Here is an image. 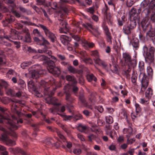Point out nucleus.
<instances>
[{
	"label": "nucleus",
	"mask_w": 155,
	"mask_h": 155,
	"mask_svg": "<svg viewBox=\"0 0 155 155\" xmlns=\"http://www.w3.org/2000/svg\"><path fill=\"white\" fill-rule=\"evenodd\" d=\"M45 95H48V97L46 98L45 100L46 102L49 104H51L53 105H57L54 106L53 108H51L50 109V111L51 113L53 114H56V112L57 111L60 112H63L65 110V107L64 106H62L61 109H60L58 106L59 104L57 103L58 99L55 97H51L50 96L54 94V93L52 91L50 93L49 91V89L48 88H45Z\"/></svg>",
	"instance_id": "obj_1"
},
{
	"label": "nucleus",
	"mask_w": 155,
	"mask_h": 155,
	"mask_svg": "<svg viewBox=\"0 0 155 155\" xmlns=\"http://www.w3.org/2000/svg\"><path fill=\"white\" fill-rule=\"evenodd\" d=\"M131 11L133 13L130 16V20L127 21L123 26V31L126 34H130L131 30L136 27L137 23H139L140 22L137 14L134 13L136 12L135 10L133 9Z\"/></svg>",
	"instance_id": "obj_2"
},
{
	"label": "nucleus",
	"mask_w": 155,
	"mask_h": 155,
	"mask_svg": "<svg viewBox=\"0 0 155 155\" xmlns=\"http://www.w3.org/2000/svg\"><path fill=\"white\" fill-rule=\"evenodd\" d=\"M138 69L140 72L139 76V79L141 82V90L144 91L148 85V78L143 73L144 71V63L142 61H140L138 64Z\"/></svg>",
	"instance_id": "obj_3"
},
{
	"label": "nucleus",
	"mask_w": 155,
	"mask_h": 155,
	"mask_svg": "<svg viewBox=\"0 0 155 155\" xmlns=\"http://www.w3.org/2000/svg\"><path fill=\"white\" fill-rule=\"evenodd\" d=\"M11 33L8 36L7 35H5L2 38H0V42L2 44L6 45V44H5V42L4 41V38H6V39L11 41H12L15 45H16V47L17 48H18L20 47V43L19 42L16 41H13V40H15L18 39V35L16 33V31L15 30L12 29L11 31Z\"/></svg>",
	"instance_id": "obj_4"
},
{
	"label": "nucleus",
	"mask_w": 155,
	"mask_h": 155,
	"mask_svg": "<svg viewBox=\"0 0 155 155\" xmlns=\"http://www.w3.org/2000/svg\"><path fill=\"white\" fill-rule=\"evenodd\" d=\"M143 55L145 56L146 61L149 63L153 62L154 58V54L155 48L153 47H150L149 49L147 47L144 45L143 47Z\"/></svg>",
	"instance_id": "obj_5"
},
{
	"label": "nucleus",
	"mask_w": 155,
	"mask_h": 155,
	"mask_svg": "<svg viewBox=\"0 0 155 155\" xmlns=\"http://www.w3.org/2000/svg\"><path fill=\"white\" fill-rule=\"evenodd\" d=\"M47 69L49 72L54 74L55 76H58L60 73L59 69L57 67H55V64L51 61H49L48 63Z\"/></svg>",
	"instance_id": "obj_6"
},
{
	"label": "nucleus",
	"mask_w": 155,
	"mask_h": 155,
	"mask_svg": "<svg viewBox=\"0 0 155 155\" xmlns=\"http://www.w3.org/2000/svg\"><path fill=\"white\" fill-rule=\"evenodd\" d=\"M123 57L129 69L134 68L136 66V61L134 60H132L130 56L128 53H123Z\"/></svg>",
	"instance_id": "obj_7"
},
{
	"label": "nucleus",
	"mask_w": 155,
	"mask_h": 155,
	"mask_svg": "<svg viewBox=\"0 0 155 155\" xmlns=\"http://www.w3.org/2000/svg\"><path fill=\"white\" fill-rule=\"evenodd\" d=\"M32 67L34 69L30 71L29 74L33 79H37L39 78L40 76V74L41 73L39 71L41 69L40 66L39 64L35 65H33Z\"/></svg>",
	"instance_id": "obj_8"
},
{
	"label": "nucleus",
	"mask_w": 155,
	"mask_h": 155,
	"mask_svg": "<svg viewBox=\"0 0 155 155\" xmlns=\"http://www.w3.org/2000/svg\"><path fill=\"white\" fill-rule=\"evenodd\" d=\"M37 27H40L44 31L46 36L50 38L52 42H54L55 38V37L54 34L51 32L48 28L45 25L39 24L36 26Z\"/></svg>",
	"instance_id": "obj_9"
},
{
	"label": "nucleus",
	"mask_w": 155,
	"mask_h": 155,
	"mask_svg": "<svg viewBox=\"0 0 155 155\" xmlns=\"http://www.w3.org/2000/svg\"><path fill=\"white\" fill-rule=\"evenodd\" d=\"M12 118L13 119L12 121L9 119V120H8V121L6 122V123L10 126L9 129H11L12 128L13 129V130L17 129L18 128V126L17 125H16V123L18 124L19 123H22L23 122V120L21 119H20L19 120H17L16 118L14 116H12Z\"/></svg>",
	"instance_id": "obj_10"
},
{
	"label": "nucleus",
	"mask_w": 155,
	"mask_h": 155,
	"mask_svg": "<svg viewBox=\"0 0 155 155\" xmlns=\"http://www.w3.org/2000/svg\"><path fill=\"white\" fill-rule=\"evenodd\" d=\"M6 109L0 107V110L2 112V113L0 114V123H2L4 121L6 123L9 120V116L6 112Z\"/></svg>",
	"instance_id": "obj_11"
},
{
	"label": "nucleus",
	"mask_w": 155,
	"mask_h": 155,
	"mask_svg": "<svg viewBox=\"0 0 155 155\" xmlns=\"http://www.w3.org/2000/svg\"><path fill=\"white\" fill-rule=\"evenodd\" d=\"M144 11L146 14V17H150L152 21H155V9H145Z\"/></svg>",
	"instance_id": "obj_12"
},
{
	"label": "nucleus",
	"mask_w": 155,
	"mask_h": 155,
	"mask_svg": "<svg viewBox=\"0 0 155 155\" xmlns=\"http://www.w3.org/2000/svg\"><path fill=\"white\" fill-rule=\"evenodd\" d=\"M148 18L143 19L141 22V26L143 30L145 31L150 30L152 29V26L148 21Z\"/></svg>",
	"instance_id": "obj_13"
},
{
	"label": "nucleus",
	"mask_w": 155,
	"mask_h": 155,
	"mask_svg": "<svg viewBox=\"0 0 155 155\" xmlns=\"http://www.w3.org/2000/svg\"><path fill=\"white\" fill-rule=\"evenodd\" d=\"M49 84H51L52 85L55 84V82L54 79L51 77L46 79L45 81H41L40 82L41 85L44 87H45L48 86Z\"/></svg>",
	"instance_id": "obj_14"
},
{
	"label": "nucleus",
	"mask_w": 155,
	"mask_h": 155,
	"mask_svg": "<svg viewBox=\"0 0 155 155\" xmlns=\"http://www.w3.org/2000/svg\"><path fill=\"white\" fill-rule=\"evenodd\" d=\"M86 28H90L93 30L92 33L96 36H97L100 34L98 27L95 28L90 23H87L85 25Z\"/></svg>",
	"instance_id": "obj_15"
},
{
	"label": "nucleus",
	"mask_w": 155,
	"mask_h": 155,
	"mask_svg": "<svg viewBox=\"0 0 155 155\" xmlns=\"http://www.w3.org/2000/svg\"><path fill=\"white\" fill-rule=\"evenodd\" d=\"M43 40V42L42 45L44 46V48L43 49H39L38 50V52L40 53H46L48 51V45H49V42L46 40H45V38L43 37L42 38Z\"/></svg>",
	"instance_id": "obj_16"
},
{
	"label": "nucleus",
	"mask_w": 155,
	"mask_h": 155,
	"mask_svg": "<svg viewBox=\"0 0 155 155\" xmlns=\"http://www.w3.org/2000/svg\"><path fill=\"white\" fill-rule=\"evenodd\" d=\"M102 27L107 36V41L111 43L112 37L107 27L104 23L102 25Z\"/></svg>",
	"instance_id": "obj_17"
},
{
	"label": "nucleus",
	"mask_w": 155,
	"mask_h": 155,
	"mask_svg": "<svg viewBox=\"0 0 155 155\" xmlns=\"http://www.w3.org/2000/svg\"><path fill=\"white\" fill-rule=\"evenodd\" d=\"M0 130L4 132V133L2 135L1 139L3 141L6 142L8 139L7 134H9V133L4 128L0 125Z\"/></svg>",
	"instance_id": "obj_18"
},
{
	"label": "nucleus",
	"mask_w": 155,
	"mask_h": 155,
	"mask_svg": "<svg viewBox=\"0 0 155 155\" xmlns=\"http://www.w3.org/2000/svg\"><path fill=\"white\" fill-rule=\"evenodd\" d=\"M9 150L11 153L14 154L19 153L24 155L26 154V153L24 151L19 147L16 148L15 149L12 148H9Z\"/></svg>",
	"instance_id": "obj_19"
},
{
	"label": "nucleus",
	"mask_w": 155,
	"mask_h": 155,
	"mask_svg": "<svg viewBox=\"0 0 155 155\" xmlns=\"http://www.w3.org/2000/svg\"><path fill=\"white\" fill-rule=\"evenodd\" d=\"M123 131L124 134H127L126 136L127 138H129L132 134L133 129L131 127H129L127 128H124Z\"/></svg>",
	"instance_id": "obj_20"
},
{
	"label": "nucleus",
	"mask_w": 155,
	"mask_h": 155,
	"mask_svg": "<svg viewBox=\"0 0 155 155\" xmlns=\"http://www.w3.org/2000/svg\"><path fill=\"white\" fill-rule=\"evenodd\" d=\"M60 39L61 42L64 45H66L68 44V41H70V38L66 36L61 35L60 37Z\"/></svg>",
	"instance_id": "obj_21"
},
{
	"label": "nucleus",
	"mask_w": 155,
	"mask_h": 155,
	"mask_svg": "<svg viewBox=\"0 0 155 155\" xmlns=\"http://www.w3.org/2000/svg\"><path fill=\"white\" fill-rule=\"evenodd\" d=\"M82 46L85 49H87L88 48H92L94 46V44L93 43H89L85 40L82 41Z\"/></svg>",
	"instance_id": "obj_22"
},
{
	"label": "nucleus",
	"mask_w": 155,
	"mask_h": 155,
	"mask_svg": "<svg viewBox=\"0 0 155 155\" xmlns=\"http://www.w3.org/2000/svg\"><path fill=\"white\" fill-rule=\"evenodd\" d=\"M130 44L132 45L134 48H137L139 46V41L138 39L136 38H133L130 42Z\"/></svg>",
	"instance_id": "obj_23"
},
{
	"label": "nucleus",
	"mask_w": 155,
	"mask_h": 155,
	"mask_svg": "<svg viewBox=\"0 0 155 155\" xmlns=\"http://www.w3.org/2000/svg\"><path fill=\"white\" fill-rule=\"evenodd\" d=\"M28 87L30 91H36V88L34 83L31 81H29L28 83Z\"/></svg>",
	"instance_id": "obj_24"
},
{
	"label": "nucleus",
	"mask_w": 155,
	"mask_h": 155,
	"mask_svg": "<svg viewBox=\"0 0 155 155\" xmlns=\"http://www.w3.org/2000/svg\"><path fill=\"white\" fill-rule=\"evenodd\" d=\"M153 90L150 88H148L145 92V97L148 99L151 98L153 95Z\"/></svg>",
	"instance_id": "obj_25"
},
{
	"label": "nucleus",
	"mask_w": 155,
	"mask_h": 155,
	"mask_svg": "<svg viewBox=\"0 0 155 155\" xmlns=\"http://www.w3.org/2000/svg\"><path fill=\"white\" fill-rule=\"evenodd\" d=\"M69 85H68L65 86L64 87V89L65 90V93H66V99L67 101L71 102L72 101V99L70 96V94L67 92V91L69 87Z\"/></svg>",
	"instance_id": "obj_26"
},
{
	"label": "nucleus",
	"mask_w": 155,
	"mask_h": 155,
	"mask_svg": "<svg viewBox=\"0 0 155 155\" xmlns=\"http://www.w3.org/2000/svg\"><path fill=\"white\" fill-rule=\"evenodd\" d=\"M11 109L13 112L16 113L19 116H20L21 115V113L20 112L18 111V107L17 105L16 104H13L12 107Z\"/></svg>",
	"instance_id": "obj_27"
},
{
	"label": "nucleus",
	"mask_w": 155,
	"mask_h": 155,
	"mask_svg": "<svg viewBox=\"0 0 155 155\" xmlns=\"http://www.w3.org/2000/svg\"><path fill=\"white\" fill-rule=\"evenodd\" d=\"M2 101L5 104H7L10 101H12L14 103H18V101L16 100H13L10 99L7 97H3L2 99Z\"/></svg>",
	"instance_id": "obj_28"
},
{
	"label": "nucleus",
	"mask_w": 155,
	"mask_h": 155,
	"mask_svg": "<svg viewBox=\"0 0 155 155\" xmlns=\"http://www.w3.org/2000/svg\"><path fill=\"white\" fill-rule=\"evenodd\" d=\"M14 20V18L11 16L9 18H7L3 21V24L4 26H7L8 24L13 21Z\"/></svg>",
	"instance_id": "obj_29"
},
{
	"label": "nucleus",
	"mask_w": 155,
	"mask_h": 155,
	"mask_svg": "<svg viewBox=\"0 0 155 155\" xmlns=\"http://www.w3.org/2000/svg\"><path fill=\"white\" fill-rule=\"evenodd\" d=\"M87 129V127L86 126L81 124H79L78 127V129L82 132H85Z\"/></svg>",
	"instance_id": "obj_30"
},
{
	"label": "nucleus",
	"mask_w": 155,
	"mask_h": 155,
	"mask_svg": "<svg viewBox=\"0 0 155 155\" xmlns=\"http://www.w3.org/2000/svg\"><path fill=\"white\" fill-rule=\"evenodd\" d=\"M67 69L70 73L75 74L78 73V70L72 66H69Z\"/></svg>",
	"instance_id": "obj_31"
},
{
	"label": "nucleus",
	"mask_w": 155,
	"mask_h": 155,
	"mask_svg": "<svg viewBox=\"0 0 155 155\" xmlns=\"http://www.w3.org/2000/svg\"><path fill=\"white\" fill-rule=\"evenodd\" d=\"M65 79L69 81H71L74 84L76 83V81L74 78L70 75H66L65 77Z\"/></svg>",
	"instance_id": "obj_32"
},
{
	"label": "nucleus",
	"mask_w": 155,
	"mask_h": 155,
	"mask_svg": "<svg viewBox=\"0 0 155 155\" xmlns=\"http://www.w3.org/2000/svg\"><path fill=\"white\" fill-rule=\"evenodd\" d=\"M23 32H24L26 33L27 35V37H25V41L28 42H30L31 38L29 36L28 29L26 28H24L23 29Z\"/></svg>",
	"instance_id": "obj_33"
},
{
	"label": "nucleus",
	"mask_w": 155,
	"mask_h": 155,
	"mask_svg": "<svg viewBox=\"0 0 155 155\" xmlns=\"http://www.w3.org/2000/svg\"><path fill=\"white\" fill-rule=\"evenodd\" d=\"M87 78L88 81L89 82L91 81L92 80L94 81H96L97 80V78L93 74L87 75Z\"/></svg>",
	"instance_id": "obj_34"
},
{
	"label": "nucleus",
	"mask_w": 155,
	"mask_h": 155,
	"mask_svg": "<svg viewBox=\"0 0 155 155\" xmlns=\"http://www.w3.org/2000/svg\"><path fill=\"white\" fill-rule=\"evenodd\" d=\"M58 114L59 115L62 117L64 120H69L73 119V114L71 116H67L64 114H60L58 113Z\"/></svg>",
	"instance_id": "obj_35"
},
{
	"label": "nucleus",
	"mask_w": 155,
	"mask_h": 155,
	"mask_svg": "<svg viewBox=\"0 0 155 155\" xmlns=\"http://www.w3.org/2000/svg\"><path fill=\"white\" fill-rule=\"evenodd\" d=\"M0 150L2 151L1 154L2 155H8V153L6 150V148L0 145Z\"/></svg>",
	"instance_id": "obj_36"
},
{
	"label": "nucleus",
	"mask_w": 155,
	"mask_h": 155,
	"mask_svg": "<svg viewBox=\"0 0 155 155\" xmlns=\"http://www.w3.org/2000/svg\"><path fill=\"white\" fill-rule=\"evenodd\" d=\"M150 99H145V98H141L140 100V103L143 104L147 105L150 102Z\"/></svg>",
	"instance_id": "obj_37"
},
{
	"label": "nucleus",
	"mask_w": 155,
	"mask_h": 155,
	"mask_svg": "<svg viewBox=\"0 0 155 155\" xmlns=\"http://www.w3.org/2000/svg\"><path fill=\"white\" fill-rule=\"evenodd\" d=\"M146 36L147 37L152 38L155 36V31H151V30L148 31L146 34Z\"/></svg>",
	"instance_id": "obj_38"
},
{
	"label": "nucleus",
	"mask_w": 155,
	"mask_h": 155,
	"mask_svg": "<svg viewBox=\"0 0 155 155\" xmlns=\"http://www.w3.org/2000/svg\"><path fill=\"white\" fill-rule=\"evenodd\" d=\"M31 64V61H25L22 63L21 65V67L23 68H25V67H27L30 65Z\"/></svg>",
	"instance_id": "obj_39"
},
{
	"label": "nucleus",
	"mask_w": 155,
	"mask_h": 155,
	"mask_svg": "<svg viewBox=\"0 0 155 155\" xmlns=\"http://www.w3.org/2000/svg\"><path fill=\"white\" fill-rule=\"evenodd\" d=\"M147 74L149 76L151 77L153 75V71L150 66H148L147 69Z\"/></svg>",
	"instance_id": "obj_40"
},
{
	"label": "nucleus",
	"mask_w": 155,
	"mask_h": 155,
	"mask_svg": "<svg viewBox=\"0 0 155 155\" xmlns=\"http://www.w3.org/2000/svg\"><path fill=\"white\" fill-rule=\"evenodd\" d=\"M48 5L53 9H56L57 8V3L55 2H49L48 4Z\"/></svg>",
	"instance_id": "obj_41"
},
{
	"label": "nucleus",
	"mask_w": 155,
	"mask_h": 155,
	"mask_svg": "<svg viewBox=\"0 0 155 155\" xmlns=\"http://www.w3.org/2000/svg\"><path fill=\"white\" fill-rule=\"evenodd\" d=\"M46 53L48 54L49 56L50 57L49 58H51L52 60L51 61L54 62V63L57 61V59L56 58L53 56L51 55V51H48Z\"/></svg>",
	"instance_id": "obj_42"
},
{
	"label": "nucleus",
	"mask_w": 155,
	"mask_h": 155,
	"mask_svg": "<svg viewBox=\"0 0 155 155\" xmlns=\"http://www.w3.org/2000/svg\"><path fill=\"white\" fill-rule=\"evenodd\" d=\"M15 93V91L11 89L8 90L6 92V93L7 95L12 97H14V96Z\"/></svg>",
	"instance_id": "obj_43"
},
{
	"label": "nucleus",
	"mask_w": 155,
	"mask_h": 155,
	"mask_svg": "<svg viewBox=\"0 0 155 155\" xmlns=\"http://www.w3.org/2000/svg\"><path fill=\"white\" fill-rule=\"evenodd\" d=\"M73 119L75 121L78 120L82 118V116L80 114L76 115L73 114Z\"/></svg>",
	"instance_id": "obj_44"
},
{
	"label": "nucleus",
	"mask_w": 155,
	"mask_h": 155,
	"mask_svg": "<svg viewBox=\"0 0 155 155\" xmlns=\"http://www.w3.org/2000/svg\"><path fill=\"white\" fill-rule=\"evenodd\" d=\"M110 66L111 67L110 68L109 70H110L112 72L114 73H117L118 71L117 67L116 65H114L112 67L110 65Z\"/></svg>",
	"instance_id": "obj_45"
},
{
	"label": "nucleus",
	"mask_w": 155,
	"mask_h": 155,
	"mask_svg": "<svg viewBox=\"0 0 155 155\" xmlns=\"http://www.w3.org/2000/svg\"><path fill=\"white\" fill-rule=\"evenodd\" d=\"M106 122L109 124H111L113 122V118L110 116L106 117Z\"/></svg>",
	"instance_id": "obj_46"
},
{
	"label": "nucleus",
	"mask_w": 155,
	"mask_h": 155,
	"mask_svg": "<svg viewBox=\"0 0 155 155\" xmlns=\"http://www.w3.org/2000/svg\"><path fill=\"white\" fill-rule=\"evenodd\" d=\"M5 142L7 145L10 146H14L15 144V141L9 139H8V140Z\"/></svg>",
	"instance_id": "obj_47"
},
{
	"label": "nucleus",
	"mask_w": 155,
	"mask_h": 155,
	"mask_svg": "<svg viewBox=\"0 0 155 155\" xmlns=\"http://www.w3.org/2000/svg\"><path fill=\"white\" fill-rule=\"evenodd\" d=\"M56 132L59 138L60 139L62 140L63 141H64L65 140V139L64 136L61 134V132L57 130L56 131Z\"/></svg>",
	"instance_id": "obj_48"
},
{
	"label": "nucleus",
	"mask_w": 155,
	"mask_h": 155,
	"mask_svg": "<svg viewBox=\"0 0 155 155\" xmlns=\"http://www.w3.org/2000/svg\"><path fill=\"white\" fill-rule=\"evenodd\" d=\"M87 12L91 14H93L95 12L94 6H93L92 7H89L87 9Z\"/></svg>",
	"instance_id": "obj_49"
},
{
	"label": "nucleus",
	"mask_w": 155,
	"mask_h": 155,
	"mask_svg": "<svg viewBox=\"0 0 155 155\" xmlns=\"http://www.w3.org/2000/svg\"><path fill=\"white\" fill-rule=\"evenodd\" d=\"M135 107L136 108V111L137 113H140L141 110V109L140 107V106L138 104L136 103L135 104Z\"/></svg>",
	"instance_id": "obj_50"
},
{
	"label": "nucleus",
	"mask_w": 155,
	"mask_h": 155,
	"mask_svg": "<svg viewBox=\"0 0 155 155\" xmlns=\"http://www.w3.org/2000/svg\"><path fill=\"white\" fill-rule=\"evenodd\" d=\"M19 8L20 10L23 13H26L27 14H28V13H31V12L30 10H28L23 7H19Z\"/></svg>",
	"instance_id": "obj_51"
},
{
	"label": "nucleus",
	"mask_w": 155,
	"mask_h": 155,
	"mask_svg": "<svg viewBox=\"0 0 155 155\" xmlns=\"http://www.w3.org/2000/svg\"><path fill=\"white\" fill-rule=\"evenodd\" d=\"M7 75H13L14 76L17 75V74L14 71L12 70H9L7 74Z\"/></svg>",
	"instance_id": "obj_52"
},
{
	"label": "nucleus",
	"mask_w": 155,
	"mask_h": 155,
	"mask_svg": "<svg viewBox=\"0 0 155 155\" xmlns=\"http://www.w3.org/2000/svg\"><path fill=\"white\" fill-rule=\"evenodd\" d=\"M94 60L96 64H97L100 65H101V63L103 61L98 57L94 58Z\"/></svg>",
	"instance_id": "obj_53"
},
{
	"label": "nucleus",
	"mask_w": 155,
	"mask_h": 155,
	"mask_svg": "<svg viewBox=\"0 0 155 155\" xmlns=\"http://www.w3.org/2000/svg\"><path fill=\"white\" fill-rule=\"evenodd\" d=\"M60 21H61L60 23V27H65V28H67V24L66 22L64 21L61 19L60 20Z\"/></svg>",
	"instance_id": "obj_54"
},
{
	"label": "nucleus",
	"mask_w": 155,
	"mask_h": 155,
	"mask_svg": "<svg viewBox=\"0 0 155 155\" xmlns=\"http://www.w3.org/2000/svg\"><path fill=\"white\" fill-rule=\"evenodd\" d=\"M149 3V0H144L141 3V6H143L144 7L147 6Z\"/></svg>",
	"instance_id": "obj_55"
},
{
	"label": "nucleus",
	"mask_w": 155,
	"mask_h": 155,
	"mask_svg": "<svg viewBox=\"0 0 155 155\" xmlns=\"http://www.w3.org/2000/svg\"><path fill=\"white\" fill-rule=\"evenodd\" d=\"M105 7L102 10V12L105 15H106L107 13V11L109 10V9L108 8L106 3H105Z\"/></svg>",
	"instance_id": "obj_56"
},
{
	"label": "nucleus",
	"mask_w": 155,
	"mask_h": 155,
	"mask_svg": "<svg viewBox=\"0 0 155 155\" xmlns=\"http://www.w3.org/2000/svg\"><path fill=\"white\" fill-rule=\"evenodd\" d=\"M134 3V1L132 0H127V5L128 7H130L133 5Z\"/></svg>",
	"instance_id": "obj_57"
},
{
	"label": "nucleus",
	"mask_w": 155,
	"mask_h": 155,
	"mask_svg": "<svg viewBox=\"0 0 155 155\" xmlns=\"http://www.w3.org/2000/svg\"><path fill=\"white\" fill-rule=\"evenodd\" d=\"M124 137L122 136H120L117 139V141L119 143H122L124 142Z\"/></svg>",
	"instance_id": "obj_58"
},
{
	"label": "nucleus",
	"mask_w": 155,
	"mask_h": 155,
	"mask_svg": "<svg viewBox=\"0 0 155 155\" xmlns=\"http://www.w3.org/2000/svg\"><path fill=\"white\" fill-rule=\"evenodd\" d=\"M137 79V77L135 75H133L131 77V81L134 84V85L136 84V80Z\"/></svg>",
	"instance_id": "obj_59"
},
{
	"label": "nucleus",
	"mask_w": 155,
	"mask_h": 155,
	"mask_svg": "<svg viewBox=\"0 0 155 155\" xmlns=\"http://www.w3.org/2000/svg\"><path fill=\"white\" fill-rule=\"evenodd\" d=\"M27 51L29 52H32L33 53H36L37 52L34 49H32L31 48L29 47H27Z\"/></svg>",
	"instance_id": "obj_60"
},
{
	"label": "nucleus",
	"mask_w": 155,
	"mask_h": 155,
	"mask_svg": "<svg viewBox=\"0 0 155 155\" xmlns=\"http://www.w3.org/2000/svg\"><path fill=\"white\" fill-rule=\"evenodd\" d=\"M96 137V136L93 134H90L88 136V140L90 141H91L92 140L94 139Z\"/></svg>",
	"instance_id": "obj_61"
},
{
	"label": "nucleus",
	"mask_w": 155,
	"mask_h": 155,
	"mask_svg": "<svg viewBox=\"0 0 155 155\" xmlns=\"http://www.w3.org/2000/svg\"><path fill=\"white\" fill-rule=\"evenodd\" d=\"M33 33L34 34L36 35L37 36H41V33L38 31V30L37 29H34L33 31Z\"/></svg>",
	"instance_id": "obj_62"
},
{
	"label": "nucleus",
	"mask_w": 155,
	"mask_h": 155,
	"mask_svg": "<svg viewBox=\"0 0 155 155\" xmlns=\"http://www.w3.org/2000/svg\"><path fill=\"white\" fill-rule=\"evenodd\" d=\"M1 84H0L3 87H6L8 86L7 83L3 80H1Z\"/></svg>",
	"instance_id": "obj_63"
},
{
	"label": "nucleus",
	"mask_w": 155,
	"mask_h": 155,
	"mask_svg": "<svg viewBox=\"0 0 155 155\" xmlns=\"http://www.w3.org/2000/svg\"><path fill=\"white\" fill-rule=\"evenodd\" d=\"M149 7L151 8L155 7V0H153L151 1L149 5Z\"/></svg>",
	"instance_id": "obj_64"
}]
</instances>
